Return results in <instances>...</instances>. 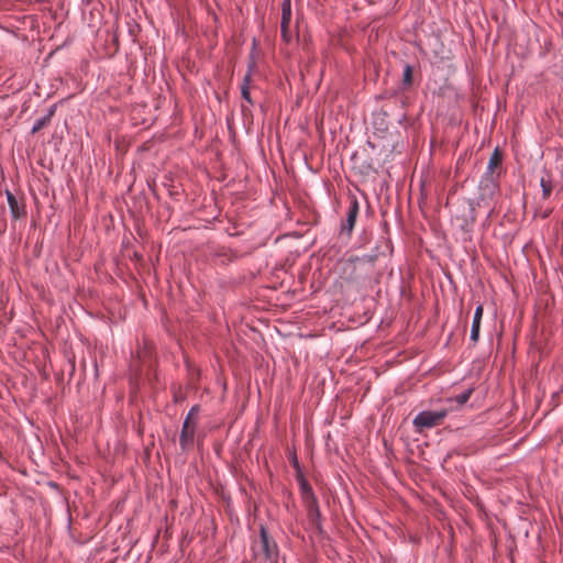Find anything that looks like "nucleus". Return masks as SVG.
<instances>
[{
    "mask_svg": "<svg viewBox=\"0 0 563 563\" xmlns=\"http://www.w3.org/2000/svg\"><path fill=\"white\" fill-rule=\"evenodd\" d=\"M200 412V407L198 405H194L186 417H189L191 420L195 416H197Z\"/></svg>",
    "mask_w": 563,
    "mask_h": 563,
    "instance_id": "nucleus-18",
    "label": "nucleus"
},
{
    "mask_svg": "<svg viewBox=\"0 0 563 563\" xmlns=\"http://www.w3.org/2000/svg\"><path fill=\"white\" fill-rule=\"evenodd\" d=\"M254 69H255V60L252 57L250 63H249V65H247V71L244 75L243 81H242V85H241V96L250 104H252V98H251V92H250V85H251V81H252V75L254 73Z\"/></svg>",
    "mask_w": 563,
    "mask_h": 563,
    "instance_id": "nucleus-5",
    "label": "nucleus"
},
{
    "mask_svg": "<svg viewBox=\"0 0 563 563\" xmlns=\"http://www.w3.org/2000/svg\"><path fill=\"white\" fill-rule=\"evenodd\" d=\"M254 563H277L278 548L268 536L264 526H261L260 538L252 545Z\"/></svg>",
    "mask_w": 563,
    "mask_h": 563,
    "instance_id": "nucleus-1",
    "label": "nucleus"
},
{
    "mask_svg": "<svg viewBox=\"0 0 563 563\" xmlns=\"http://www.w3.org/2000/svg\"><path fill=\"white\" fill-rule=\"evenodd\" d=\"M291 20V0H283L282 2V21L284 25H289Z\"/></svg>",
    "mask_w": 563,
    "mask_h": 563,
    "instance_id": "nucleus-12",
    "label": "nucleus"
},
{
    "mask_svg": "<svg viewBox=\"0 0 563 563\" xmlns=\"http://www.w3.org/2000/svg\"><path fill=\"white\" fill-rule=\"evenodd\" d=\"M412 82V67L409 64H406L402 73V84L405 86H410Z\"/></svg>",
    "mask_w": 563,
    "mask_h": 563,
    "instance_id": "nucleus-15",
    "label": "nucleus"
},
{
    "mask_svg": "<svg viewBox=\"0 0 563 563\" xmlns=\"http://www.w3.org/2000/svg\"><path fill=\"white\" fill-rule=\"evenodd\" d=\"M500 163L501 156L499 155L498 151L495 150L488 161L486 176L481 181V188L484 190V195L487 194L488 196H493L497 190V184L490 177H488V175L492 174Z\"/></svg>",
    "mask_w": 563,
    "mask_h": 563,
    "instance_id": "nucleus-3",
    "label": "nucleus"
},
{
    "mask_svg": "<svg viewBox=\"0 0 563 563\" xmlns=\"http://www.w3.org/2000/svg\"><path fill=\"white\" fill-rule=\"evenodd\" d=\"M55 110H56V106L53 104L52 107H49V109L47 110V113L45 115L36 119L31 129V133L34 134V133L38 132L41 129H43L44 126H46L51 122V120L55 113Z\"/></svg>",
    "mask_w": 563,
    "mask_h": 563,
    "instance_id": "nucleus-10",
    "label": "nucleus"
},
{
    "mask_svg": "<svg viewBox=\"0 0 563 563\" xmlns=\"http://www.w3.org/2000/svg\"><path fill=\"white\" fill-rule=\"evenodd\" d=\"M290 460H291V464H292L294 468L299 472L300 471V465H299L298 459H297L295 453L291 454Z\"/></svg>",
    "mask_w": 563,
    "mask_h": 563,
    "instance_id": "nucleus-19",
    "label": "nucleus"
},
{
    "mask_svg": "<svg viewBox=\"0 0 563 563\" xmlns=\"http://www.w3.org/2000/svg\"><path fill=\"white\" fill-rule=\"evenodd\" d=\"M360 211V205L355 197L350 200V205L346 212V220L341 225V232H346L349 235L353 231L355 221Z\"/></svg>",
    "mask_w": 563,
    "mask_h": 563,
    "instance_id": "nucleus-4",
    "label": "nucleus"
},
{
    "mask_svg": "<svg viewBox=\"0 0 563 563\" xmlns=\"http://www.w3.org/2000/svg\"><path fill=\"white\" fill-rule=\"evenodd\" d=\"M5 196L12 217L14 219H20L21 217L25 216L24 206L19 205L14 195L11 191L7 190Z\"/></svg>",
    "mask_w": 563,
    "mask_h": 563,
    "instance_id": "nucleus-8",
    "label": "nucleus"
},
{
    "mask_svg": "<svg viewBox=\"0 0 563 563\" xmlns=\"http://www.w3.org/2000/svg\"><path fill=\"white\" fill-rule=\"evenodd\" d=\"M540 186L542 188V196L543 198H548L552 192V184L549 178L541 177L540 179Z\"/></svg>",
    "mask_w": 563,
    "mask_h": 563,
    "instance_id": "nucleus-14",
    "label": "nucleus"
},
{
    "mask_svg": "<svg viewBox=\"0 0 563 563\" xmlns=\"http://www.w3.org/2000/svg\"><path fill=\"white\" fill-rule=\"evenodd\" d=\"M288 27H289V25H284L283 23H280L282 38L286 43H289L290 40H291V36H290L289 32H288Z\"/></svg>",
    "mask_w": 563,
    "mask_h": 563,
    "instance_id": "nucleus-16",
    "label": "nucleus"
},
{
    "mask_svg": "<svg viewBox=\"0 0 563 563\" xmlns=\"http://www.w3.org/2000/svg\"><path fill=\"white\" fill-rule=\"evenodd\" d=\"M194 423H196V422H195V421H192L189 417H186V418L184 419L181 430L190 431L191 426H192Z\"/></svg>",
    "mask_w": 563,
    "mask_h": 563,
    "instance_id": "nucleus-17",
    "label": "nucleus"
},
{
    "mask_svg": "<svg viewBox=\"0 0 563 563\" xmlns=\"http://www.w3.org/2000/svg\"><path fill=\"white\" fill-rule=\"evenodd\" d=\"M449 415V409L422 410L412 420L415 429L419 432L440 426Z\"/></svg>",
    "mask_w": 563,
    "mask_h": 563,
    "instance_id": "nucleus-2",
    "label": "nucleus"
},
{
    "mask_svg": "<svg viewBox=\"0 0 563 563\" xmlns=\"http://www.w3.org/2000/svg\"><path fill=\"white\" fill-rule=\"evenodd\" d=\"M468 227H470V224H468V222H467V221H465V223L462 225V228H463L464 230H466L467 232L470 231V230H468Z\"/></svg>",
    "mask_w": 563,
    "mask_h": 563,
    "instance_id": "nucleus-21",
    "label": "nucleus"
},
{
    "mask_svg": "<svg viewBox=\"0 0 563 563\" xmlns=\"http://www.w3.org/2000/svg\"><path fill=\"white\" fill-rule=\"evenodd\" d=\"M298 482L303 504L318 499L312 487L302 475H300Z\"/></svg>",
    "mask_w": 563,
    "mask_h": 563,
    "instance_id": "nucleus-9",
    "label": "nucleus"
},
{
    "mask_svg": "<svg viewBox=\"0 0 563 563\" xmlns=\"http://www.w3.org/2000/svg\"><path fill=\"white\" fill-rule=\"evenodd\" d=\"M195 431H196V423H194L191 426L190 431H185V430L180 431L179 445L181 446L183 450H186L188 444L192 443L194 437H195Z\"/></svg>",
    "mask_w": 563,
    "mask_h": 563,
    "instance_id": "nucleus-11",
    "label": "nucleus"
},
{
    "mask_svg": "<svg viewBox=\"0 0 563 563\" xmlns=\"http://www.w3.org/2000/svg\"><path fill=\"white\" fill-rule=\"evenodd\" d=\"M308 517L310 521L318 528L321 529V511L318 504V499L305 504Z\"/></svg>",
    "mask_w": 563,
    "mask_h": 563,
    "instance_id": "nucleus-7",
    "label": "nucleus"
},
{
    "mask_svg": "<svg viewBox=\"0 0 563 563\" xmlns=\"http://www.w3.org/2000/svg\"><path fill=\"white\" fill-rule=\"evenodd\" d=\"M483 312H484L483 306L478 305L474 312L472 327H471V334H470V340L473 342V344H476L479 340Z\"/></svg>",
    "mask_w": 563,
    "mask_h": 563,
    "instance_id": "nucleus-6",
    "label": "nucleus"
},
{
    "mask_svg": "<svg viewBox=\"0 0 563 563\" xmlns=\"http://www.w3.org/2000/svg\"><path fill=\"white\" fill-rule=\"evenodd\" d=\"M473 207H471V223H473L475 221V216L473 214Z\"/></svg>",
    "mask_w": 563,
    "mask_h": 563,
    "instance_id": "nucleus-20",
    "label": "nucleus"
},
{
    "mask_svg": "<svg viewBox=\"0 0 563 563\" xmlns=\"http://www.w3.org/2000/svg\"><path fill=\"white\" fill-rule=\"evenodd\" d=\"M474 389L473 388H467L465 390H463L461 394L452 397V398H449L448 400L449 401H454L456 402L459 406H462L464 404H466L468 401V399L471 398L472 394H473Z\"/></svg>",
    "mask_w": 563,
    "mask_h": 563,
    "instance_id": "nucleus-13",
    "label": "nucleus"
}]
</instances>
